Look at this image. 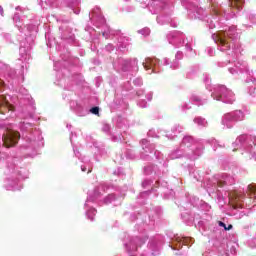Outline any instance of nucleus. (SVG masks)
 Listing matches in <instances>:
<instances>
[{"mask_svg": "<svg viewBox=\"0 0 256 256\" xmlns=\"http://www.w3.org/2000/svg\"><path fill=\"white\" fill-rule=\"evenodd\" d=\"M21 139V134L15 130H8L2 135L3 147L6 149H11L16 147Z\"/></svg>", "mask_w": 256, "mask_h": 256, "instance_id": "1", "label": "nucleus"}, {"mask_svg": "<svg viewBox=\"0 0 256 256\" xmlns=\"http://www.w3.org/2000/svg\"><path fill=\"white\" fill-rule=\"evenodd\" d=\"M5 111H7L8 113L9 111H15V106L9 103V100H7V97L5 95H2L0 97V113L2 115H5Z\"/></svg>", "mask_w": 256, "mask_h": 256, "instance_id": "2", "label": "nucleus"}, {"mask_svg": "<svg viewBox=\"0 0 256 256\" xmlns=\"http://www.w3.org/2000/svg\"><path fill=\"white\" fill-rule=\"evenodd\" d=\"M229 39H231V36H229L228 32H219L214 35V40L224 47H229Z\"/></svg>", "mask_w": 256, "mask_h": 256, "instance_id": "3", "label": "nucleus"}, {"mask_svg": "<svg viewBox=\"0 0 256 256\" xmlns=\"http://www.w3.org/2000/svg\"><path fill=\"white\" fill-rule=\"evenodd\" d=\"M231 7H234L236 9H241V6L243 5V0H231Z\"/></svg>", "mask_w": 256, "mask_h": 256, "instance_id": "4", "label": "nucleus"}, {"mask_svg": "<svg viewBox=\"0 0 256 256\" xmlns=\"http://www.w3.org/2000/svg\"><path fill=\"white\" fill-rule=\"evenodd\" d=\"M248 192L252 197H256V185L255 184L248 185Z\"/></svg>", "mask_w": 256, "mask_h": 256, "instance_id": "5", "label": "nucleus"}, {"mask_svg": "<svg viewBox=\"0 0 256 256\" xmlns=\"http://www.w3.org/2000/svg\"><path fill=\"white\" fill-rule=\"evenodd\" d=\"M144 68L146 69V71H149V69H151V67H153V64H151V59H147L145 63H143Z\"/></svg>", "mask_w": 256, "mask_h": 256, "instance_id": "6", "label": "nucleus"}, {"mask_svg": "<svg viewBox=\"0 0 256 256\" xmlns=\"http://www.w3.org/2000/svg\"><path fill=\"white\" fill-rule=\"evenodd\" d=\"M90 112L93 113V115H99V107L91 108Z\"/></svg>", "mask_w": 256, "mask_h": 256, "instance_id": "7", "label": "nucleus"}, {"mask_svg": "<svg viewBox=\"0 0 256 256\" xmlns=\"http://www.w3.org/2000/svg\"><path fill=\"white\" fill-rule=\"evenodd\" d=\"M218 225H219V227H223L224 229L227 227V225L221 221L218 222Z\"/></svg>", "mask_w": 256, "mask_h": 256, "instance_id": "8", "label": "nucleus"}, {"mask_svg": "<svg viewBox=\"0 0 256 256\" xmlns=\"http://www.w3.org/2000/svg\"><path fill=\"white\" fill-rule=\"evenodd\" d=\"M231 229H233V225H228V227L226 226L225 231H231Z\"/></svg>", "mask_w": 256, "mask_h": 256, "instance_id": "9", "label": "nucleus"}, {"mask_svg": "<svg viewBox=\"0 0 256 256\" xmlns=\"http://www.w3.org/2000/svg\"><path fill=\"white\" fill-rule=\"evenodd\" d=\"M4 85H5V82H3V80L0 79V88L4 87Z\"/></svg>", "mask_w": 256, "mask_h": 256, "instance_id": "10", "label": "nucleus"}, {"mask_svg": "<svg viewBox=\"0 0 256 256\" xmlns=\"http://www.w3.org/2000/svg\"><path fill=\"white\" fill-rule=\"evenodd\" d=\"M0 15H3V7L0 6Z\"/></svg>", "mask_w": 256, "mask_h": 256, "instance_id": "11", "label": "nucleus"}, {"mask_svg": "<svg viewBox=\"0 0 256 256\" xmlns=\"http://www.w3.org/2000/svg\"><path fill=\"white\" fill-rule=\"evenodd\" d=\"M219 187H223V185H225L223 182H219L218 183Z\"/></svg>", "mask_w": 256, "mask_h": 256, "instance_id": "12", "label": "nucleus"}]
</instances>
